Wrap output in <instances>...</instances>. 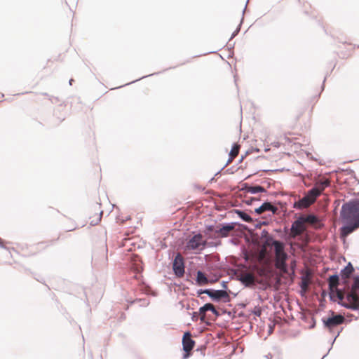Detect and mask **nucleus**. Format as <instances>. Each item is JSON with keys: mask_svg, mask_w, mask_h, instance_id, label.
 Returning <instances> with one entry per match:
<instances>
[{"mask_svg": "<svg viewBox=\"0 0 359 359\" xmlns=\"http://www.w3.org/2000/svg\"><path fill=\"white\" fill-rule=\"evenodd\" d=\"M221 245V241H219L217 242H209V247H217Z\"/></svg>", "mask_w": 359, "mask_h": 359, "instance_id": "ea45409f", "label": "nucleus"}, {"mask_svg": "<svg viewBox=\"0 0 359 359\" xmlns=\"http://www.w3.org/2000/svg\"><path fill=\"white\" fill-rule=\"evenodd\" d=\"M301 319L302 322L308 323V328L313 329L314 328V313L309 312V313H303L301 316Z\"/></svg>", "mask_w": 359, "mask_h": 359, "instance_id": "2eb2a0df", "label": "nucleus"}, {"mask_svg": "<svg viewBox=\"0 0 359 359\" xmlns=\"http://www.w3.org/2000/svg\"><path fill=\"white\" fill-rule=\"evenodd\" d=\"M250 186L251 185H250V184H248L247 183H244L242 185L241 190L248 192V189H250Z\"/></svg>", "mask_w": 359, "mask_h": 359, "instance_id": "a19ab883", "label": "nucleus"}, {"mask_svg": "<svg viewBox=\"0 0 359 359\" xmlns=\"http://www.w3.org/2000/svg\"><path fill=\"white\" fill-rule=\"evenodd\" d=\"M195 346V341L191 338L190 332H186L182 337V348L186 353L191 351Z\"/></svg>", "mask_w": 359, "mask_h": 359, "instance_id": "9d476101", "label": "nucleus"}, {"mask_svg": "<svg viewBox=\"0 0 359 359\" xmlns=\"http://www.w3.org/2000/svg\"><path fill=\"white\" fill-rule=\"evenodd\" d=\"M273 327L271 326L269 327V333L271 334L272 332H273Z\"/></svg>", "mask_w": 359, "mask_h": 359, "instance_id": "13d9d810", "label": "nucleus"}, {"mask_svg": "<svg viewBox=\"0 0 359 359\" xmlns=\"http://www.w3.org/2000/svg\"><path fill=\"white\" fill-rule=\"evenodd\" d=\"M347 171H348V174H349V175H355L353 170H352L351 168L347 169Z\"/></svg>", "mask_w": 359, "mask_h": 359, "instance_id": "5fc2aeb1", "label": "nucleus"}, {"mask_svg": "<svg viewBox=\"0 0 359 359\" xmlns=\"http://www.w3.org/2000/svg\"><path fill=\"white\" fill-rule=\"evenodd\" d=\"M329 74L327 73L326 76L324 77L322 85H321V92H323L325 87V81L327 80V77L328 76Z\"/></svg>", "mask_w": 359, "mask_h": 359, "instance_id": "37998d69", "label": "nucleus"}, {"mask_svg": "<svg viewBox=\"0 0 359 359\" xmlns=\"http://www.w3.org/2000/svg\"><path fill=\"white\" fill-rule=\"evenodd\" d=\"M209 292L208 296L214 302H219L222 299L224 302H229L231 299L226 291L224 290H215L212 288H209Z\"/></svg>", "mask_w": 359, "mask_h": 359, "instance_id": "423d86ee", "label": "nucleus"}, {"mask_svg": "<svg viewBox=\"0 0 359 359\" xmlns=\"http://www.w3.org/2000/svg\"><path fill=\"white\" fill-rule=\"evenodd\" d=\"M340 273H337L336 272L335 273L330 275L328 278V280L331 285H335L338 283L339 278L340 277Z\"/></svg>", "mask_w": 359, "mask_h": 359, "instance_id": "b1692460", "label": "nucleus"}, {"mask_svg": "<svg viewBox=\"0 0 359 359\" xmlns=\"http://www.w3.org/2000/svg\"><path fill=\"white\" fill-rule=\"evenodd\" d=\"M190 356H191V353L189 352H188V353L184 352V353L183 354V358H184V359H187V358H189Z\"/></svg>", "mask_w": 359, "mask_h": 359, "instance_id": "8fccbe9b", "label": "nucleus"}, {"mask_svg": "<svg viewBox=\"0 0 359 359\" xmlns=\"http://www.w3.org/2000/svg\"><path fill=\"white\" fill-rule=\"evenodd\" d=\"M153 74H149V75H147V76H142V77H141V78H140V79H136V80L133 81H131V82H129V83H126V84H125V85H123V86H119V87H117L116 88H121V87H123V86H127V85H130V84L133 83H135V82H136V81H139V80H141V79H144V78H146V77H147V76H152Z\"/></svg>", "mask_w": 359, "mask_h": 359, "instance_id": "4c0bfd02", "label": "nucleus"}, {"mask_svg": "<svg viewBox=\"0 0 359 359\" xmlns=\"http://www.w3.org/2000/svg\"><path fill=\"white\" fill-rule=\"evenodd\" d=\"M102 214L103 211L101 210L100 212L99 216L96 219L90 220V224L91 226H95L98 224V223L101 221Z\"/></svg>", "mask_w": 359, "mask_h": 359, "instance_id": "393cba45", "label": "nucleus"}, {"mask_svg": "<svg viewBox=\"0 0 359 359\" xmlns=\"http://www.w3.org/2000/svg\"><path fill=\"white\" fill-rule=\"evenodd\" d=\"M198 315L199 313L198 312H193L191 314V319L193 321H197L198 320Z\"/></svg>", "mask_w": 359, "mask_h": 359, "instance_id": "58836bf2", "label": "nucleus"}, {"mask_svg": "<svg viewBox=\"0 0 359 359\" xmlns=\"http://www.w3.org/2000/svg\"><path fill=\"white\" fill-rule=\"evenodd\" d=\"M195 281L198 286H203L210 283V280L205 273L201 270L196 271Z\"/></svg>", "mask_w": 359, "mask_h": 359, "instance_id": "4468645a", "label": "nucleus"}, {"mask_svg": "<svg viewBox=\"0 0 359 359\" xmlns=\"http://www.w3.org/2000/svg\"><path fill=\"white\" fill-rule=\"evenodd\" d=\"M315 219H316V229L318 226H320V222L316 215Z\"/></svg>", "mask_w": 359, "mask_h": 359, "instance_id": "09e8293b", "label": "nucleus"}, {"mask_svg": "<svg viewBox=\"0 0 359 359\" xmlns=\"http://www.w3.org/2000/svg\"><path fill=\"white\" fill-rule=\"evenodd\" d=\"M264 358L266 359H272L273 358V355L271 353H268L266 355H264Z\"/></svg>", "mask_w": 359, "mask_h": 359, "instance_id": "603ef678", "label": "nucleus"}, {"mask_svg": "<svg viewBox=\"0 0 359 359\" xmlns=\"http://www.w3.org/2000/svg\"><path fill=\"white\" fill-rule=\"evenodd\" d=\"M353 270L354 268L353 264L351 262H348L346 266H344L339 273L342 278H346L349 276Z\"/></svg>", "mask_w": 359, "mask_h": 359, "instance_id": "dca6fc26", "label": "nucleus"}, {"mask_svg": "<svg viewBox=\"0 0 359 359\" xmlns=\"http://www.w3.org/2000/svg\"><path fill=\"white\" fill-rule=\"evenodd\" d=\"M43 95L48 97V98L50 97L48 93H42Z\"/></svg>", "mask_w": 359, "mask_h": 359, "instance_id": "680f3d73", "label": "nucleus"}, {"mask_svg": "<svg viewBox=\"0 0 359 359\" xmlns=\"http://www.w3.org/2000/svg\"><path fill=\"white\" fill-rule=\"evenodd\" d=\"M236 225H241L244 229L246 228V226L239 222H225L219 224L217 225V231L219 232V236L220 237H227L229 234V232L233 230Z\"/></svg>", "mask_w": 359, "mask_h": 359, "instance_id": "1a4fd4ad", "label": "nucleus"}, {"mask_svg": "<svg viewBox=\"0 0 359 359\" xmlns=\"http://www.w3.org/2000/svg\"><path fill=\"white\" fill-rule=\"evenodd\" d=\"M337 297L338 299H339L341 301L342 300V297L340 294L337 293Z\"/></svg>", "mask_w": 359, "mask_h": 359, "instance_id": "4d7b16f0", "label": "nucleus"}, {"mask_svg": "<svg viewBox=\"0 0 359 359\" xmlns=\"http://www.w3.org/2000/svg\"><path fill=\"white\" fill-rule=\"evenodd\" d=\"M214 180H215V177H212V178L210 180V182H212V181H214Z\"/></svg>", "mask_w": 359, "mask_h": 359, "instance_id": "774afa93", "label": "nucleus"}, {"mask_svg": "<svg viewBox=\"0 0 359 359\" xmlns=\"http://www.w3.org/2000/svg\"><path fill=\"white\" fill-rule=\"evenodd\" d=\"M350 297H351V299H352L353 300H354V301H357V299H358V297H356V295H355V294H351L350 295Z\"/></svg>", "mask_w": 359, "mask_h": 359, "instance_id": "864d4df0", "label": "nucleus"}, {"mask_svg": "<svg viewBox=\"0 0 359 359\" xmlns=\"http://www.w3.org/2000/svg\"><path fill=\"white\" fill-rule=\"evenodd\" d=\"M201 242V233H196L187 242L186 248L191 250H199Z\"/></svg>", "mask_w": 359, "mask_h": 359, "instance_id": "f8f14e48", "label": "nucleus"}, {"mask_svg": "<svg viewBox=\"0 0 359 359\" xmlns=\"http://www.w3.org/2000/svg\"><path fill=\"white\" fill-rule=\"evenodd\" d=\"M330 299L331 301L335 302V300L334 299V297H333V295H332V294H330Z\"/></svg>", "mask_w": 359, "mask_h": 359, "instance_id": "bf43d9fd", "label": "nucleus"}, {"mask_svg": "<svg viewBox=\"0 0 359 359\" xmlns=\"http://www.w3.org/2000/svg\"><path fill=\"white\" fill-rule=\"evenodd\" d=\"M314 203V187H311L302 197L295 200L293 208L297 210H303L309 208Z\"/></svg>", "mask_w": 359, "mask_h": 359, "instance_id": "20e7f679", "label": "nucleus"}, {"mask_svg": "<svg viewBox=\"0 0 359 359\" xmlns=\"http://www.w3.org/2000/svg\"><path fill=\"white\" fill-rule=\"evenodd\" d=\"M318 172L316 170V203L317 199L322 195V191L325 189L330 187V182L327 178L325 177L317 176Z\"/></svg>", "mask_w": 359, "mask_h": 359, "instance_id": "0eeeda50", "label": "nucleus"}, {"mask_svg": "<svg viewBox=\"0 0 359 359\" xmlns=\"http://www.w3.org/2000/svg\"><path fill=\"white\" fill-rule=\"evenodd\" d=\"M301 287V292L302 293V291H306L308 287V283L306 280H302L300 284Z\"/></svg>", "mask_w": 359, "mask_h": 359, "instance_id": "f704fd0d", "label": "nucleus"}, {"mask_svg": "<svg viewBox=\"0 0 359 359\" xmlns=\"http://www.w3.org/2000/svg\"><path fill=\"white\" fill-rule=\"evenodd\" d=\"M228 294L230 293V294H232V295H233L234 297L236 296V294L233 293V292H231V290H229V292H227Z\"/></svg>", "mask_w": 359, "mask_h": 359, "instance_id": "052dcab7", "label": "nucleus"}, {"mask_svg": "<svg viewBox=\"0 0 359 359\" xmlns=\"http://www.w3.org/2000/svg\"><path fill=\"white\" fill-rule=\"evenodd\" d=\"M268 224H269L268 221H259L255 224V228L259 229L262 226L267 225Z\"/></svg>", "mask_w": 359, "mask_h": 359, "instance_id": "72a5a7b5", "label": "nucleus"}, {"mask_svg": "<svg viewBox=\"0 0 359 359\" xmlns=\"http://www.w3.org/2000/svg\"><path fill=\"white\" fill-rule=\"evenodd\" d=\"M243 158H244V156H241V159H240V161H239V162H241V161H243Z\"/></svg>", "mask_w": 359, "mask_h": 359, "instance_id": "338daca9", "label": "nucleus"}, {"mask_svg": "<svg viewBox=\"0 0 359 359\" xmlns=\"http://www.w3.org/2000/svg\"><path fill=\"white\" fill-rule=\"evenodd\" d=\"M320 93L318 95H315V97H316V102L317 101V99L320 97Z\"/></svg>", "mask_w": 359, "mask_h": 359, "instance_id": "e2e57ef3", "label": "nucleus"}, {"mask_svg": "<svg viewBox=\"0 0 359 359\" xmlns=\"http://www.w3.org/2000/svg\"><path fill=\"white\" fill-rule=\"evenodd\" d=\"M338 304L344 307V308H346L347 309H350L351 311H358L359 310V308L357 305H355V304H348V303H345V302H338Z\"/></svg>", "mask_w": 359, "mask_h": 359, "instance_id": "4be33fe9", "label": "nucleus"}, {"mask_svg": "<svg viewBox=\"0 0 359 359\" xmlns=\"http://www.w3.org/2000/svg\"><path fill=\"white\" fill-rule=\"evenodd\" d=\"M352 290H356L359 289V275L355 277L354 283L351 286Z\"/></svg>", "mask_w": 359, "mask_h": 359, "instance_id": "cd10ccee", "label": "nucleus"}, {"mask_svg": "<svg viewBox=\"0 0 359 359\" xmlns=\"http://www.w3.org/2000/svg\"><path fill=\"white\" fill-rule=\"evenodd\" d=\"M272 245L274 248L276 255L285 251V245H284L283 242H282L280 241L273 239Z\"/></svg>", "mask_w": 359, "mask_h": 359, "instance_id": "a211bd4d", "label": "nucleus"}, {"mask_svg": "<svg viewBox=\"0 0 359 359\" xmlns=\"http://www.w3.org/2000/svg\"><path fill=\"white\" fill-rule=\"evenodd\" d=\"M233 212L241 218L243 222L250 223L254 221L252 217L248 214H247L245 211L235 209L233 210Z\"/></svg>", "mask_w": 359, "mask_h": 359, "instance_id": "f3484780", "label": "nucleus"}, {"mask_svg": "<svg viewBox=\"0 0 359 359\" xmlns=\"http://www.w3.org/2000/svg\"><path fill=\"white\" fill-rule=\"evenodd\" d=\"M252 313L256 316H260L262 314V310L259 307H255Z\"/></svg>", "mask_w": 359, "mask_h": 359, "instance_id": "e433bc0d", "label": "nucleus"}, {"mask_svg": "<svg viewBox=\"0 0 359 359\" xmlns=\"http://www.w3.org/2000/svg\"><path fill=\"white\" fill-rule=\"evenodd\" d=\"M205 234H210V233H218L217 231V226L214 225H208L205 226V229L204 231Z\"/></svg>", "mask_w": 359, "mask_h": 359, "instance_id": "5701e85b", "label": "nucleus"}, {"mask_svg": "<svg viewBox=\"0 0 359 359\" xmlns=\"http://www.w3.org/2000/svg\"><path fill=\"white\" fill-rule=\"evenodd\" d=\"M337 40L339 43H347L346 41H344V39L342 37H339L337 36Z\"/></svg>", "mask_w": 359, "mask_h": 359, "instance_id": "3c124183", "label": "nucleus"}, {"mask_svg": "<svg viewBox=\"0 0 359 359\" xmlns=\"http://www.w3.org/2000/svg\"><path fill=\"white\" fill-rule=\"evenodd\" d=\"M209 288H206V289H199L197 290L196 292V294H197V296L198 297H201V295L202 294H205L208 295V292H209Z\"/></svg>", "mask_w": 359, "mask_h": 359, "instance_id": "473e14b6", "label": "nucleus"}, {"mask_svg": "<svg viewBox=\"0 0 359 359\" xmlns=\"http://www.w3.org/2000/svg\"><path fill=\"white\" fill-rule=\"evenodd\" d=\"M4 243V241L0 238V248L10 251L11 249L9 248L6 247ZM9 252L11 253V252Z\"/></svg>", "mask_w": 359, "mask_h": 359, "instance_id": "79ce46f5", "label": "nucleus"}, {"mask_svg": "<svg viewBox=\"0 0 359 359\" xmlns=\"http://www.w3.org/2000/svg\"><path fill=\"white\" fill-rule=\"evenodd\" d=\"M136 301L141 302V306H147L149 304V301L146 299H138Z\"/></svg>", "mask_w": 359, "mask_h": 359, "instance_id": "c9c22d12", "label": "nucleus"}, {"mask_svg": "<svg viewBox=\"0 0 359 359\" xmlns=\"http://www.w3.org/2000/svg\"><path fill=\"white\" fill-rule=\"evenodd\" d=\"M241 306L242 308H245V305L244 304H241Z\"/></svg>", "mask_w": 359, "mask_h": 359, "instance_id": "69168bd1", "label": "nucleus"}, {"mask_svg": "<svg viewBox=\"0 0 359 359\" xmlns=\"http://www.w3.org/2000/svg\"><path fill=\"white\" fill-rule=\"evenodd\" d=\"M351 321H352V318H345L344 323H346V324L351 323Z\"/></svg>", "mask_w": 359, "mask_h": 359, "instance_id": "6e6d98bb", "label": "nucleus"}, {"mask_svg": "<svg viewBox=\"0 0 359 359\" xmlns=\"http://www.w3.org/2000/svg\"><path fill=\"white\" fill-rule=\"evenodd\" d=\"M344 320L345 316L343 314H335L332 309H330L328 311L327 316L321 318L323 327L326 330H328L330 332L336 333L331 341L332 346L333 345L337 338L339 336L340 333L342 332L344 329L343 327H341L339 328L337 327L335 329V327H337L338 325L343 324L344 323Z\"/></svg>", "mask_w": 359, "mask_h": 359, "instance_id": "7ed1b4c3", "label": "nucleus"}, {"mask_svg": "<svg viewBox=\"0 0 359 359\" xmlns=\"http://www.w3.org/2000/svg\"><path fill=\"white\" fill-rule=\"evenodd\" d=\"M210 303H206L201 306L198 309V313L201 315L200 320L201 322H206L205 318V313L210 310Z\"/></svg>", "mask_w": 359, "mask_h": 359, "instance_id": "6ab92c4d", "label": "nucleus"}, {"mask_svg": "<svg viewBox=\"0 0 359 359\" xmlns=\"http://www.w3.org/2000/svg\"><path fill=\"white\" fill-rule=\"evenodd\" d=\"M49 100H50L52 103H56V102L58 101V99H57V97H56L50 96V97H49Z\"/></svg>", "mask_w": 359, "mask_h": 359, "instance_id": "de8ad7c7", "label": "nucleus"}, {"mask_svg": "<svg viewBox=\"0 0 359 359\" xmlns=\"http://www.w3.org/2000/svg\"><path fill=\"white\" fill-rule=\"evenodd\" d=\"M135 270L137 273H141L142 271V267L140 266V264H136L135 266Z\"/></svg>", "mask_w": 359, "mask_h": 359, "instance_id": "c03bdc74", "label": "nucleus"}, {"mask_svg": "<svg viewBox=\"0 0 359 359\" xmlns=\"http://www.w3.org/2000/svg\"><path fill=\"white\" fill-rule=\"evenodd\" d=\"M290 256L286 251L276 255L275 266L280 271L287 272L288 270V264L287 261Z\"/></svg>", "mask_w": 359, "mask_h": 359, "instance_id": "6e6552de", "label": "nucleus"}, {"mask_svg": "<svg viewBox=\"0 0 359 359\" xmlns=\"http://www.w3.org/2000/svg\"><path fill=\"white\" fill-rule=\"evenodd\" d=\"M209 311H211L215 316L218 317L220 316L219 312L215 308V306L210 303Z\"/></svg>", "mask_w": 359, "mask_h": 359, "instance_id": "2f4dec72", "label": "nucleus"}, {"mask_svg": "<svg viewBox=\"0 0 359 359\" xmlns=\"http://www.w3.org/2000/svg\"><path fill=\"white\" fill-rule=\"evenodd\" d=\"M260 236L262 238L266 240L273 239L272 236L269 235V232L266 229H263L262 231Z\"/></svg>", "mask_w": 359, "mask_h": 359, "instance_id": "bb28decb", "label": "nucleus"}, {"mask_svg": "<svg viewBox=\"0 0 359 359\" xmlns=\"http://www.w3.org/2000/svg\"><path fill=\"white\" fill-rule=\"evenodd\" d=\"M231 155H233V151H230V152H229V159H228V161H227L226 163L223 166V168H222V169H221L219 171H218V172L215 175V176L218 175L220 173V172H221V171H222V170H223V169H224V168H225V167H226V166L229 163H231V162L232 161V160L233 159L234 156H231Z\"/></svg>", "mask_w": 359, "mask_h": 359, "instance_id": "a878e982", "label": "nucleus"}, {"mask_svg": "<svg viewBox=\"0 0 359 359\" xmlns=\"http://www.w3.org/2000/svg\"><path fill=\"white\" fill-rule=\"evenodd\" d=\"M217 233H210V234H205L208 239H215L216 238Z\"/></svg>", "mask_w": 359, "mask_h": 359, "instance_id": "a18cd8bd", "label": "nucleus"}, {"mask_svg": "<svg viewBox=\"0 0 359 359\" xmlns=\"http://www.w3.org/2000/svg\"><path fill=\"white\" fill-rule=\"evenodd\" d=\"M248 192L252 194H256L258 193H265L266 190L260 185H251L250 189H248Z\"/></svg>", "mask_w": 359, "mask_h": 359, "instance_id": "aec40b11", "label": "nucleus"}, {"mask_svg": "<svg viewBox=\"0 0 359 359\" xmlns=\"http://www.w3.org/2000/svg\"><path fill=\"white\" fill-rule=\"evenodd\" d=\"M173 273L176 277H182L185 273V264L184 258L180 253H177L172 262Z\"/></svg>", "mask_w": 359, "mask_h": 359, "instance_id": "39448f33", "label": "nucleus"}, {"mask_svg": "<svg viewBox=\"0 0 359 359\" xmlns=\"http://www.w3.org/2000/svg\"><path fill=\"white\" fill-rule=\"evenodd\" d=\"M237 280H239L245 287H252L254 286L255 283V278L251 273H246L241 275L237 278Z\"/></svg>", "mask_w": 359, "mask_h": 359, "instance_id": "9b49d317", "label": "nucleus"}, {"mask_svg": "<svg viewBox=\"0 0 359 359\" xmlns=\"http://www.w3.org/2000/svg\"><path fill=\"white\" fill-rule=\"evenodd\" d=\"M73 81H74V80L72 79H71L69 81V84L72 85Z\"/></svg>", "mask_w": 359, "mask_h": 359, "instance_id": "0e129e2a", "label": "nucleus"}, {"mask_svg": "<svg viewBox=\"0 0 359 359\" xmlns=\"http://www.w3.org/2000/svg\"><path fill=\"white\" fill-rule=\"evenodd\" d=\"M203 235L201 234V243L200 244V248L199 250H203L204 248H205L206 247H209V242H208L207 241H205L203 240Z\"/></svg>", "mask_w": 359, "mask_h": 359, "instance_id": "7c9ffc66", "label": "nucleus"}, {"mask_svg": "<svg viewBox=\"0 0 359 359\" xmlns=\"http://www.w3.org/2000/svg\"><path fill=\"white\" fill-rule=\"evenodd\" d=\"M238 149H239V146L238 144H236V143H233L232 147H231V151H233V156H236L238 154Z\"/></svg>", "mask_w": 359, "mask_h": 359, "instance_id": "c756f323", "label": "nucleus"}, {"mask_svg": "<svg viewBox=\"0 0 359 359\" xmlns=\"http://www.w3.org/2000/svg\"><path fill=\"white\" fill-rule=\"evenodd\" d=\"M294 218L290 228L292 234L301 237L305 243L311 242L313 237L311 228L314 226V213L308 215L296 214Z\"/></svg>", "mask_w": 359, "mask_h": 359, "instance_id": "f03ea898", "label": "nucleus"}, {"mask_svg": "<svg viewBox=\"0 0 359 359\" xmlns=\"http://www.w3.org/2000/svg\"><path fill=\"white\" fill-rule=\"evenodd\" d=\"M277 210V207L273 205L271 202L266 201L259 207L255 208L254 212L257 215H259L265 211H269L274 214Z\"/></svg>", "mask_w": 359, "mask_h": 359, "instance_id": "ddd939ff", "label": "nucleus"}, {"mask_svg": "<svg viewBox=\"0 0 359 359\" xmlns=\"http://www.w3.org/2000/svg\"><path fill=\"white\" fill-rule=\"evenodd\" d=\"M340 218L343 222L340 227L342 235L348 236L359 228V192L342 204Z\"/></svg>", "mask_w": 359, "mask_h": 359, "instance_id": "f257e3e1", "label": "nucleus"}, {"mask_svg": "<svg viewBox=\"0 0 359 359\" xmlns=\"http://www.w3.org/2000/svg\"><path fill=\"white\" fill-rule=\"evenodd\" d=\"M242 24H238V27H236V29H235V31L232 33L231 36V38L229 39V41L227 42V44L226 46H228V48L229 49L231 48H233V46H234V43H231V41L233 38H234L238 34V32H240L241 30V27Z\"/></svg>", "mask_w": 359, "mask_h": 359, "instance_id": "412c9836", "label": "nucleus"}, {"mask_svg": "<svg viewBox=\"0 0 359 359\" xmlns=\"http://www.w3.org/2000/svg\"><path fill=\"white\" fill-rule=\"evenodd\" d=\"M260 199L257 197H250L247 200H245L244 202L248 205H252L255 201H259Z\"/></svg>", "mask_w": 359, "mask_h": 359, "instance_id": "c85d7f7f", "label": "nucleus"}, {"mask_svg": "<svg viewBox=\"0 0 359 359\" xmlns=\"http://www.w3.org/2000/svg\"><path fill=\"white\" fill-rule=\"evenodd\" d=\"M227 283H228L227 281H225V280L222 281L221 285L223 287L222 290H224L225 291H226V290H227V288H228Z\"/></svg>", "mask_w": 359, "mask_h": 359, "instance_id": "49530a36", "label": "nucleus"}]
</instances>
